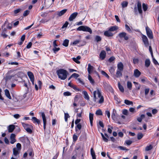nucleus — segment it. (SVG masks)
Listing matches in <instances>:
<instances>
[{
	"label": "nucleus",
	"mask_w": 159,
	"mask_h": 159,
	"mask_svg": "<svg viewBox=\"0 0 159 159\" xmlns=\"http://www.w3.org/2000/svg\"><path fill=\"white\" fill-rule=\"evenodd\" d=\"M78 15L77 12H75L72 14L70 16L69 18V20L70 21H72L74 20L76 17Z\"/></svg>",
	"instance_id": "obj_13"
},
{
	"label": "nucleus",
	"mask_w": 159,
	"mask_h": 159,
	"mask_svg": "<svg viewBox=\"0 0 159 159\" xmlns=\"http://www.w3.org/2000/svg\"><path fill=\"white\" fill-rule=\"evenodd\" d=\"M152 61L153 63L156 65L158 64V63L157 61L154 58L153 56V57H152Z\"/></svg>",
	"instance_id": "obj_50"
},
{
	"label": "nucleus",
	"mask_w": 159,
	"mask_h": 159,
	"mask_svg": "<svg viewBox=\"0 0 159 159\" xmlns=\"http://www.w3.org/2000/svg\"><path fill=\"white\" fill-rule=\"evenodd\" d=\"M141 72L138 69L135 70L134 72V75L136 78L139 77L141 75Z\"/></svg>",
	"instance_id": "obj_15"
},
{
	"label": "nucleus",
	"mask_w": 159,
	"mask_h": 159,
	"mask_svg": "<svg viewBox=\"0 0 159 159\" xmlns=\"http://www.w3.org/2000/svg\"><path fill=\"white\" fill-rule=\"evenodd\" d=\"M111 117L113 120H116L117 118L116 116V111L115 109H113L111 115Z\"/></svg>",
	"instance_id": "obj_21"
},
{
	"label": "nucleus",
	"mask_w": 159,
	"mask_h": 159,
	"mask_svg": "<svg viewBox=\"0 0 159 159\" xmlns=\"http://www.w3.org/2000/svg\"><path fill=\"white\" fill-rule=\"evenodd\" d=\"M67 9H65L64 10H63L60 11H59L57 13V15L59 16H61L63 15H64L67 11Z\"/></svg>",
	"instance_id": "obj_22"
},
{
	"label": "nucleus",
	"mask_w": 159,
	"mask_h": 159,
	"mask_svg": "<svg viewBox=\"0 0 159 159\" xmlns=\"http://www.w3.org/2000/svg\"><path fill=\"white\" fill-rule=\"evenodd\" d=\"M4 92L6 96L9 99H10V94L9 91L8 89H6L4 90Z\"/></svg>",
	"instance_id": "obj_31"
},
{
	"label": "nucleus",
	"mask_w": 159,
	"mask_h": 159,
	"mask_svg": "<svg viewBox=\"0 0 159 159\" xmlns=\"http://www.w3.org/2000/svg\"><path fill=\"white\" fill-rule=\"evenodd\" d=\"M49 20H47L45 19H42L40 22L42 23H45V22H48Z\"/></svg>",
	"instance_id": "obj_56"
},
{
	"label": "nucleus",
	"mask_w": 159,
	"mask_h": 159,
	"mask_svg": "<svg viewBox=\"0 0 159 159\" xmlns=\"http://www.w3.org/2000/svg\"><path fill=\"white\" fill-rule=\"evenodd\" d=\"M122 71L117 70L116 73V77L117 78H120L121 77L122 75Z\"/></svg>",
	"instance_id": "obj_18"
},
{
	"label": "nucleus",
	"mask_w": 159,
	"mask_h": 159,
	"mask_svg": "<svg viewBox=\"0 0 159 159\" xmlns=\"http://www.w3.org/2000/svg\"><path fill=\"white\" fill-rule=\"evenodd\" d=\"M150 61L149 59H147L145 61V66L147 67H148L150 65Z\"/></svg>",
	"instance_id": "obj_34"
},
{
	"label": "nucleus",
	"mask_w": 159,
	"mask_h": 159,
	"mask_svg": "<svg viewBox=\"0 0 159 159\" xmlns=\"http://www.w3.org/2000/svg\"><path fill=\"white\" fill-rule=\"evenodd\" d=\"M146 30L147 35L149 38L151 39H153V35L151 30L148 27H147L146 28Z\"/></svg>",
	"instance_id": "obj_6"
},
{
	"label": "nucleus",
	"mask_w": 159,
	"mask_h": 159,
	"mask_svg": "<svg viewBox=\"0 0 159 159\" xmlns=\"http://www.w3.org/2000/svg\"><path fill=\"white\" fill-rule=\"evenodd\" d=\"M93 100L97 103L99 104L102 103L104 102V98L101 94V91L98 88H96V90L93 92Z\"/></svg>",
	"instance_id": "obj_1"
},
{
	"label": "nucleus",
	"mask_w": 159,
	"mask_h": 159,
	"mask_svg": "<svg viewBox=\"0 0 159 159\" xmlns=\"http://www.w3.org/2000/svg\"><path fill=\"white\" fill-rule=\"evenodd\" d=\"M125 143L127 145H130L132 143V141L131 140H127L125 141Z\"/></svg>",
	"instance_id": "obj_64"
},
{
	"label": "nucleus",
	"mask_w": 159,
	"mask_h": 159,
	"mask_svg": "<svg viewBox=\"0 0 159 159\" xmlns=\"http://www.w3.org/2000/svg\"><path fill=\"white\" fill-rule=\"evenodd\" d=\"M125 103L128 105H133V103L132 101H129L128 100H125Z\"/></svg>",
	"instance_id": "obj_35"
},
{
	"label": "nucleus",
	"mask_w": 159,
	"mask_h": 159,
	"mask_svg": "<svg viewBox=\"0 0 159 159\" xmlns=\"http://www.w3.org/2000/svg\"><path fill=\"white\" fill-rule=\"evenodd\" d=\"M118 29V27L116 26H112L108 30L111 31H113L117 30Z\"/></svg>",
	"instance_id": "obj_25"
},
{
	"label": "nucleus",
	"mask_w": 159,
	"mask_h": 159,
	"mask_svg": "<svg viewBox=\"0 0 159 159\" xmlns=\"http://www.w3.org/2000/svg\"><path fill=\"white\" fill-rule=\"evenodd\" d=\"M106 56V53L105 51L104 50H102L100 53L99 57L101 60H103L105 58Z\"/></svg>",
	"instance_id": "obj_14"
},
{
	"label": "nucleus",
	"mask_w": 159,
	"mask_h": 159,
	"mask_svg": "<svg viewBox=\"0 0 159 159\" xmlns=\"http://www.w3.org/2000/svg\"><path fill=\"white\" fill-rule=\"evenodd\" d=\"M125 28L126 30L127 31H128L129 32H130L131 31L130 28H129V27L128 26V25H127L126 24L125 25Z\"/></svg>",
	"instance_id": "obj_57"
},
{
	"label": "nucleus",
	"mask_w": 159,
	"mask_h": 159,
	"mask_svg": "<svg viewBox=\"0 0 159 159\" xmlns=\"http://www.w3.org/2000/svg\"><path fill=\"white\" fill-rule=\"evenodd\" d=\"M16 134H11V143L13 144L16 141Z\"/></svg>",
	"instance_id": "obj_11"
},
{
	"label": "nucleus",
	"mask_w": 159,
	"mask_h": 159,
	"mask_svg": "<svg viewBox=\"0 0 159 159\" xmlns=\"http://www.w3.org/2000/svg\"><path fill=\"white\" fill-rule=\"evenodd\" d=\"M117 148L122 150H126V151H128V149H126L125 147L122 146H118Z\"/></svg>",
	"instance_id": "obj_54"
},
{
	"label": "nucleus",
	"mask_w": 159,
	"mask_h": 159,
	"mask_svg": "<svg viewBox=\"0 0 159 159\" xmlns=\"http://www.w3.org/2000/svg\"><path fill=\"white\" fill-rule=\"evenodd\" d=\"M94 67L92 66L90 64H88V68L87 70L88 72V74L90 75L91 73L93 72L94 70Z\"/></svg>",
	"instance_id": "obj_10"
},
{
	"label": "nucleus",
	"mask_w": 159,
	"mask_h": 159,
	"mask_svg": "<svg viewBox=\"0 0 159 159\" xmlns=\"http://www.w3.org/2000/svg\"><path fill=\"white\" fill-rule=\"evenodd\" d=\"M93 114L90 113L89 114V118L90 124L91 126L92 125L93 120Z\"/></svg>",
	"instance_id": "obj_27"
},
{
	"label": "nucleus",
	"mask_w": 159,
	"mask_h": 159,
	"mask_svg": "<svg viewBox=\"0 0 159 159\" xmlns=\"http://www.w3.org/2000/svg\"><path fill=\"white\" fill-rule=\"evenodd\" d=\"M72 59L75 62L78 64H80V62L76 58H73Z\"/></svg>",
	"instance_id": "obj_61"
},
{
	"label": "nucleus",
	"mask_w": 159,
	"mask_h": 159,
	"mask_svg": "<svg viewBox=\"0 0 159 159\" xmlns=\"http://www.w3.org/2000/svg\"><path fill=\"white\" fill-rule=\"evenodd\" d=\"M143 136V135L141 133H139L137 135V139L139 140L141 139Z\"/></svg>",
	"instance_id": "obj_45"
},
{
	"label": "nucleus",
	"mask_w": 159,
	"mask_h": 159,
	"mask_svg": "<svg viewBox=\"0 0 159 159\" xmlns=\"http://www.w3.org/2000/svg\"><path fill=\"white\" fill-rule=\"evenodd\" d=\"M128 2H127L123 1L121 3L122 7L123 8L125 7H127Z\"/></svg>",
	"instance_id": "obj_36"
},
{
	"label": "nucleus",
	"mask_w": 159,
	"mask_h": 159,
	"mask_svg": "<svg viewBox=\"0 0 159 159\" xmlns=\"http://www.w3.org/2000/svg\"><path fill=\"white\" fill-rule=\"evenodd\" d=\"M127 88L129 89H131L132 87V83L131 82L128 81L127 83Z\"/></svg>",
	"instance_id": "obj_38"
},
{
	"label": "nucleus",
	"mask_w": 159,
	"mask_h": 159,
	"mask_svg": "<svg viewBox=\"0 0 159 159\" xmlns=\"http://www.w3.org/2000/svg\"><path fill=\"white\" fill-rule=\"evenodd\" d=\"M64 114L65 121L66 122H67L68 120V118H69L70 117V116L68 113H65Z\"/></svg>",
	"instance_id": "obj_37"
},
{
	"label": "nucleus",
	"mask_w": 159,
	"mask_h": 159,
	"mask_svg": "<svg viewBox=\"0 0 159 159\" xmlns=\"http://www.w3.org/2000/svg\"><path fill=\"white\" fill-rule=\"evenodd\" d=\"M18 150L17 148H15L13 149V155L15 156H17V155L19 154Z\"/></svg>",
	"instance_id": "obj_26"
},
{
	"label": "nucleus",
	"mask_w": 159,
	"mask_h": 159,
	"mask_svg": "<svg viewBox=\"0 0 159 159\" xmlns=\"http://www.w3.org/2000/svg\"><path fill=\"white\" fill-rule=\"evenodd\" d=\"M119 88L121 92H123L124 91V89L123 87L119 83H118Z\"/></svg>",
	"instance_id": "obj_40"
},
{
	"label": "nucleus",
	"mask_w": 159,
	"mask_h": 159,
	"mask_svg": "<svg viewBox=\"0 0 159 159\" xmlns=\"http://www.w3.org/2000/svg\"><path fill=\"white\" fill-rule=\"evenodd\" d=\"M32 127H29L28 128H27L25 130L27 131V132L29 133H32V130H31V129H32Z\"/></svg>",
	"instance_id": "obj_43"
},
{
	"label": "nucleus",
	"mask_w": 159,
	"mask_h": 159,
	"mask_svg": "<svg viewBox=\"0 0 159 159\" xmlns=\"http://www.w3.org/2000/svg\"><path fill=\"white\" fill-rule=\"evenodd\" d=\"M108 127L109 128L107 129L108 132L110 134H111L112 131L111 129H113V127H111L110 125H108Z\"/></svg>",
	"instance_id": "obj_46"
},
{
	"label": "nucleus",
	"mask_w": 159,
	"mask_h": 159,
	"mask_svg": "<svg viewBox=\"0 0 159 159\" xmlns=\"http://www.w3.org/2000/svg\"><path fill=\"white\" fill-rule=\"evenodd\" d=\"M91 154L92 156L95 155V152L93 150V148H92L91 149Z\"/></svg>",
	"instance_id": "obj_55"
},
{
	"label": "nucleus",
	"mask_w": 159,
	"mask_h": 159,
	"mask_svg": "<svg viewBox=\"0 0 159 159\" xmlns=\"http://www.w3.org/2000/svg\"><path fill=\"white\" fill-rule=\"evenodd\" d=\"M117 70H123L124 66L122 63L121 62L119 63L117 65Z\"/></svg>",
	"instance_id": "obj_17"
},
{
	"label": "nucleus",
	"mask_w": 159,
	"mask_h": 159,
	"mask_svg": "<svg viewBox=\"0 0 159 159\" xmlns=\"http://www.w3.org/2000/svg\"><path fill=\"white\" fill-rule=\"evenodd\" d=\"M14 129H15L17 132H19L20 130L17 126L13 125H11V133L12 132Z\"/></svg>",
	"instance_id": "obj_9"
},
{
	"label": "nucleus",
	"mask_w": 159,
	"mask_h": 159,
	"mask_svg": "<svg viewBox=\"0 0 159 159\" xmlns=\"http://www.w3.org/2000/svg\"><path fill=\"white\" fill-rule=\"evenodd\" d=\"M69 42V40L68 39H65L62 45L66 47H67L68 46V44Z\"/></svg>",
	"instance_id": "obj_30"
},
{
	"label": "nucleus",
	"mask_w": 159,
	"mask_h": 159,
	"mask_svg": "<svg viewBox=\"0 0 159 159\" xmlns=\"http://www.w3.org/2000/svg\"><path fill=\"white\" fill-rule=\"evenodd\" d=\"M22 125L25 130L29 127H32V125H28L24 123H22Z\"/></svg>",
	"instance_id": "obj_29"
},
{
	"label": "nucleus",
	"mask_w": 159,
	"mask_h": 159,
	"mask_svg": "<svg viewBox=\"0 0 159 159\" xmlns=\"http://www.w3.org/2000/svg\"><path fill=\"white\" fill-rule=\"evenodd\" d=\"M109 71L111 74H113L115 72V69L113 67H111L109 70Z\"/></svg>",
	"instance_id": "obj_52"
},
{
	"label": "nucleus",
	"mask_w": 159,
	"mask_h": 159,
	"mask_svg": "<svg viewBox=\"0 0 159 159\" xmlns=\"http://www.w3.org/2000/svg\"><path fill=\"white\" fill-rule=\"evenodd\" d=\"M142 38L143 41L146 47H147L149 44L148 39L147 37L145 35H143L142 36Z\"/></svg>",
	"instance_id": "obj_8"
},
{
	"label": "nucleus",
	"mask_w": 159,
	"mask_h": 159,
	"mask_svg": "<svg viewBox=\"0 0 159 159\" xmlns=\"http://www.w3.org/2000/svg\"><path fill=\"white\" fill-rule=\"evenodd\" d=\"M123 113L125 115H128V111L126 109H124L123 111Z\"/></svg>",
	"instance_id": "obj_59"
},
{
	"label": "nucleus",
	"mask_w": 159,
	"mask_h": 159,
	"mask_svg": "<svg viewBox=\"0 0 159 159\" xmlns=\"http://www.w3.org/2000/svg\"><path fill=\"white\" fill-rule=\"evenodd\" d=\"M140 79L141 80V81L143 84H144L146 82L148 81L147 79L145 77H141Z\"/></svg>",
	"instance_id": "obj_32"
},
{
	"label": "nucleus",
	"mask_w": 159,
	"mask_h": 159,
	"mask_svg": "<svg viewBox=\"0 0 159 159\" xmlns=\"http://www.w3.org/2000/svg\"><path fill=\"white\" fill-rule=\"evenodd\" d=\"M30 13V11L29 10L25 11L23 13V16H27Z\"/></svg>",
	"instance_id": "obj_51"
},
{
	"label": "nucleus",
	"mask_w": 159,
	"mask_h": 159,
	"mask_svg": "<svg viewBox=\"0 0 159 159\" xmlns=\"http://www.w3.org/2000/svg\"><path fill=\"white\" fill-rule=\"evenodd\" d=\"M59 78L62 80H65L67 76V71L64 69H60L57 71Z\"/></svg>",
	"instance_id": "obj_3"
},
{
	"label": "nucleus",
	"mask_w": 159,
	"mask_h": 159,
	"mask_svg": "<svg viewBox=\"0 0 159 159\" xmlns=\"http://www.w3.org/2000/svg\"><path fill=\"white\" fill-rule=\"evenodd\" d=\"M27 74L30 80L33 81V79H34L33 74L31 72L28 71L27 73Z\"/></svg>",
	"instance_id": "obj_24"
},
{
	"label": "nucleus",
	"mask_w": 159,
	"mask_h": 159,
	"mask_svg": "<svg viewBox=\"0 0 159 159\" xmlns=\"http://www.w3.org/2000/svg\"><path fill=\"white\" fill-rule=\"evenodd\" d=\"M118 36L121 39L124 38L125 40H127L129 39L128 37L127 36V34L125 32H122L119 33Z\"/></svg>",
	"instance_id": "obj_7"
},
{
	"label": "nucleus",
	"mask_w": 159,
	"mask_h": 159,
	"mask_svg": "<svg viewBox=\"0 0 159 159\" xmlns=\"http://www.w3.org/2000/svg\"><path fill=\"white\" fill-rule=\"evenodd\" d=\"M104 35L106 36L110 37L112 36L113 34L108 30V31H105L104 32Z\"/></svg>",
	"instance_id": "obj_20"
},
{
	"label": "nucleus",
	"mask_w": 159,
	"mask_h": 159,
	"mask_svg": "<svg viewBox=\"0 0 159 159\" xmlns=\"http://www.w3.org/2000/svg\"><path fill=\"white\" fill-rule=\"evenodd\" d=\"M10 48V44L8 45L3 50V55L6 57H8L9 55V48Z\"/></svg>",
	"instance_id": "obj_5"
},
{
	"label": "nucleus",
	"mask_w": 159,
	"mask_h": 159,
	"mask_svg": "<svg viewBox=\"0 0 159 159\" xmlns=\"http://www.w3.org/2000/svg\"><path fill=\"white\" fill-rule=\"evenodd\" d=\"M153 148V146L151 144L147 146L145 148V151H146L151 150Z\"/></svg>",
	"instance_id": "obj_28"
},
{
	"label": "nucleus",
	"mask_w": 159,
	"mask_h": 159,
	"mask_svg": "<svg viewBox=\"0 0 159 159\" xmlns=\"http://www.w3.org/2000/svg\"><path fill=\"white\" fill-rule=\"evenodd\" d=\"M41 115L43 118V129L44 130H45L46 124V119L44 113L43 112H42V113Z\"/></svg>",
	"instance_id": "obj_12"
},
{
	"label": "nucleus",
	"mask_w": 159,
	"mask_h": 159,
	"mask_svg": "<svg viewBox=\"0 0 159 159\" xmlns=\"http://www.w3.org/2000/svg\"><path fill=\"white\" fill-rule=\"evenodd\" d=\"M95 40L97 42H98L101 41V38L100 36L97 35L95 36Z\"/></svg>",
	"instance_id": "obj_44"
},
{
	"label": "nucleus",
	"mask_w": 159,
	"mask_h": 159,
	"mask_svg": "<svg viewBox=\"0 0 159 159\" xmlns=\"http://www.w3.org/2000/svg\"><path fill=\"white\" fill-rule=\"evenodd\" d=\"M32 45V43L31 42H30L29 43L28 45L26 46V48H30Z\"/></svg>",
	"instance_id": "obj_62"
},
{
	"label": "nucleus",
	"mask_w": 159,
	"mask_h": 159,
	"mask_svg": "<svg viewBox=\"0 0 159 159\" xmlns=\"http://www.w3.org/2000/svg\"><path fill=\"white\" fill-rule=\"evenodd\" d=\"M79 76L80 75L79 74L75 73H73L71 75V77H74L75 79H77Z\"/></svg>",
	"instance_id": "obj_47"
},
{
	"label": "nucleus",
	"mask_w": 159,
	"mask_h": 159,
	"mask_svg": "<svg viewBox=\"0 0 159 159\" xmlns=\"http://www.w3.org/2000/svg\"><path fill=\"white\" fill-rule=\"evenodd\" d=\"M143 11H146L148 9V7L147 5L146 4H145L144 3H143Z\"/></svg>",
	"instance_id": "obj_41"
},
{
	"label": "nucleus",
	"mask_w": 159,
	"mask_h": 159,
	"mask_svg": "<svg viewBox=\"0 0 159 159\" xmlns=\"http://www.w3.org/2000/svg\"><path fill=\"white\" fill-rule=\"evenodd\" d=\"M137 5L138 10L139 11V13L140 14H142V9L141 2H138L137 3Z\"/></svg>",
	"instance_id": "obj_16"
},
{
	"label": "nucleus",
	"mask_w": 159,
	"mask_h": 159,
	"mask_svg": "<svg viewBox=\"0 0 159 159\" xmlns=\"http://www.w3.org/2000/svg\"><path fill=\"white\" fill-rule=\"evenodd\" d=\"M11 103L15 104L18 102H20L23 98V96H20L13 90H11Z\"/></svg>",
	"instance_id": "obj_2"
},
{
	"label": "nucleus",
	"mask_w": 159,
	"mask_h": 159,
	"mask_svg": "<svg viewBox=\"0 0 159 159\" xmlns=\"http://www.w3.org/2000/svg\"><path fill=\"white\" fill-rule=\"evenodd\" d=\"M101 74L102 75H103L104 76H105L108 79H109V75L104 71H103V70L101 72Z\"/></svg>",
	"instance_id": "obj_39"
},
{
	"label": "nucleus",
	"mask_w": 159,
	"mask_h": 159,
	"mask_svg": "<svg viewBox=\"0 0 159 159\" xmlns=\"http://www.w3.org/2000/svg\"><path fill=\"white\" fill-rule=\"evenodd\" d=\"M71 94V93L67 91L64 93V95L65 96H70Z\"/></svg>",
	"instance_id": "obj_53"
},
{
	"label": "nucleus",
	"mask_w": 159,
	"mask_h": 159,
	"mask_svg": "<svg viewBox=\"0 0 159 159\" xmlns=\"http://www.w3.org/2000/svg\"><path fill=\"white\" fill-rule=\"evenodd\" d=\"M78 31H83L89 32L90 34L92 33V31L91 28L86 26H81L77 29Z\"/></svg>",
	"instance_id": "obj_4"
},
{
	"label": "nucleus",
	"mask_w": 159,
	"mask_h": 159,
	"mask_svg": "<svg viewBox=\"0 0 159 159\" xmlns=\"http://www.w3.org/2000/svg\"><path fill=\"white\" fill-rule=\"evenodd\" d=\"M60 50L59 48H54L53 49V50L54 53H56L57 52H58Z\"/></svg>",
	"instance_id": "obj_58"
},
{
	"label": "nucleus",
	"mask_w": 159,
	"mask_h": 159,
	"mask_svg": "<svg viewBox=\"0 0 159 159\" xmlns=\"http://www.w3.org/2000/svg\"><path fill=\"white\" fill-rule=\"evenodd\" d=\"M32 120L34 123H36L38 124H39L40 123V121L39 120L37 119L35 117H33L32 118Z\"/></svg>",
	"instance_id": "obj_23"
},
{
	"label": "nucleus",
	"mask_w": 159,
	"mask_h": 159,
	"mask_svg": "<svg viewBox=\"0 0 159 159\" xmlns=\"http://www.w3.org/2000/svg\"><path fill=\"white\" fill-rule=\"evenodd\" d=\"M96 114L98 115H102V111L100 109L96 111Z\"/></svg>",
	"instance_id": "obj_42"
},
{
	"label": "nucleus",
	"mask_w": 159,
	"mask_h": 159,
	"mask_svg": "<svg viewBox=\"0 0 159 159\" xmlns=\"http://www.w3.org/2000/svg\"><path fill=\"white\" fill-rule=\"evenodd\" d=\"M80 41V40H76L72 42V44L73 45H76L79 43Z\"/></svg>",
	"instance_id": "obj_49"
},
{
	"label": "nucleus",
	"mask_w": 159,
	"mask_h": 159,
	"mask_svg": "<svg viewBox=\"0 0 159 159\" xmlns=\"http://www.w3.org/2000/svg\"><path fill=\"white\" fill-rule=\"evenodd\" d=\"M83 93L84 95V98L88 100H89V97L86 91H84Z\"/></svg>",
	"instance_id": "obj_33"
},
{
	"label": "nucleus",
	"mask_w": 159,
	"mask_h": 159,
	"mask_svg": "<svg viewBox=\"0 0 159 159\" xmlns=\"http://www.w3.org/2000/svg\"><path fill=\"white\" fill-rule=\"evenodd\" d=\"M16 146L18 150H20V149L21 147V145L20 143H17L16 144Z\"/></svg>",
	"instance_id": "obj_63"
},
{
	"label": "nucleus",
	"mask_w": 159,
	"mask_h": 159,
	"mask_svg": "<svg viewBox=\"0 0 159 159\" xmlns=\"http://www.w3.org/2000/svg\"><path fill=\"white\" fill-rule=\"evenodd\" d=\"M68 22L67 21H66L65 23L63 25V26L62 27V28H66L67 26L68 25Z\"/></svg>",
	"instance_id": "obj_60"
},
{
	"label": "nucleus",
	"mask_w": 159,
	"mask_h": 159,
	"mask_svg": "<svg viewBox=\"0 0 159 159\" xmlns=\"http://www.w3.org/2000/svg\"><path fill=\"white\" fill-rule=\"evenodd\" d=\"M150 90V89L148 88H147L145 89L144 90L145 94L146 96Z\"/></svg>",
	"instance_id": "obj_48"
},
{
	"label": "nucleus",
	"mask_w": 159,
	"mask_h": 159,
	"mask_svg": "<svg viewBox=\"0 0 159 159\" xmlns=\"http://www.w3.org/2000/svg\"><path fill=\"white\" fill-rule=\"evenodd\" d=\"M88 79L89 80L90 82L93 85L95 84V81L93 79L90 75L88 74Z\"/></svg>",
	"instance_id": "obj_19"
}]
</instances>
